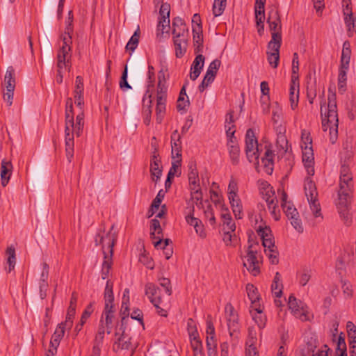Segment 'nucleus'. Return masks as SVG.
<instances>
[{
	"instance_id": "nucleus-1",
	"label": "nucleus",
	"mask_w": 356,
	"mask_h": 356,
	"mask_svg": "<svg viewBox=\"0 0 356 356\" xmlns=\"http://www.w3.org/2000/svg\"><path fill=\"white\" fill-rule=\"evenodd\" d=\"M302 151V163L307 173L305 179L304 190L308 201L312 216L316 220V222H320L323 219L320 203L318 200V192L315 183L312 179L314 175V156L312 147H305Z\"/></svg>"
},
{
	"instance_id": "nucleus-2",
	"label": "nucleus",
	"mask_w": 356,
	"mask_h": 356,
	"mask_svg": "<svg viewBox=\"0 0 356 356\" xmlns=\"http://www.w3.org/2000/svg\"><path fill=\"white\" fill-rule=\"evenodd\" d=\"M84 114L81 111L76 117L74 121L73 102L72 98H67L65 104V153L67 161L70 163L74 156V136L79 137L83 130Z\"/></svg>"
},
{
	"instance_id": "nucleus-3",
	"label": "nucleus",
	"mask_w": 356,
	"mask_h": 356,
	"mask_svg": "<svg viewBox=\"0 0 356 356\" xmlns=\"http://www.w3.org/2000/svg\"><path fill=\"white\" fill-rule=\"evenodd\" d=\"M341 164L339 190L336 204L341 216L346 220V223H348L350 219L348 210L350 202L351 191L353 187V175L350 169V164Z\"/></svg>"
},
{
	"instance_id": "nucleus-4",
	"label": "nucleus",
	"mask_w": 356,
	"mask_h": 356,
	"mask_svg": "<svg viewBox=\"0 0 356 356\" xmlns=\"http://www.w3.org/2000/svg\"><path fill=\"white\" fill-rule=\"evenodd\" d=\"M327 101V108H325L324 113L323 107L325 105V102L323 101L321 103L322 129L325 132L329 131L330 140L334 144L338 138L339 127L336 95L330 94Z\"/></svg>"
},
{
	"instance_id": "nucleus-5",
	"label": "nucleus",
	"mask_w": 356,
	"mask_h": 356,
	"mask_svg": "<svg viewBox=\"0 0 356 356\" xmlns=\"http://www.w3.org/2000/svg\"><path fill=\"white\" fill-rule=\"evenodd\" d=\"M104 298V309L102 318L100 320L98 332L95 336V343H101L104 337L105 332H106L108 334H110L111 332V325L113 322L115 308L113 304V284L109 280L106 282Z\"/></svg>"
},
{
	"instance_id": "nucleus-6",
	"label": "nucleus",
	"mask_w": 356,
	"mask_h": 356,
	"mask_svg": "<svg viewBox=\"0 0 356 356\" xmlns=\"http://www.w3.org/2000/svg\"><path fill=\"white\" fill-rule=\"evenodd\" d=\"M168 86L165 74L162 71L159 72L158 84L156 88V121L161 123L165 113Z\"/></svg>"
},
{
	"instance_id": "nucleus-7",
	"label": "nucleus",
	"mask_w": 356,
	"mask_h": 356,
	"mask_svg": "<svg viewBox=\"0 0 356 356\" xmlns=\"http://www.w3.org/2000/svg\"><path fill=\"white\" fill-rule=\"evenodd\" d=\"M258 248L257 243L250 245L246 250V254L243 259L244 267L254 276L260 273V255Z\"/></svg>"
},
{
	"instance_id": "nucleus-8",
	"label": "nucleus",
	"mask_w": 356,
	"mask_h": 356,
	"mask_svg": "<svg viewBox=\"0 0 356 356\" xmlns=\"http://www.w3.org/2000/svg\"><path fill=\"white\" fill-rule=\"evenodd\" d=\"M278 193L281 194V206L283 211L291 220V224L296 231L302 232L303 227L297 209L291 202L287 201V195L284 191L278 190Z\"/></svg>"
},
{
	"instance_id": "nucleus-9",
	"label": "nucleus",
	"mask_w": 356,
	"mask_h": 356,
	"mask_svg": "<svg viewBox=\"0 0 356 356\" xmlns=\"http://www.w3.org/2000/svg\"><path fill=\"white\" fill-rule=\"evenodd\" d=\"M117 238V234L114 231V225H112L109 231H100L95 238L96 245H101L104 255L112 256L113 252V246Z\"/></svg>"
},
{
	"instance_id": "nucleus-10",
	"label": "nucleus",
	"mask_w": 356,
	"mask_h": 356,
	"mask_svg": "<svg viewBox=\"0 0 356 356\" xmlns=\"http://www.w3.org/2000/svg\"><path fill=\"white\" fill-rule=\"evenodd\" d=\"M245 154L249 162L253 163L257 168L259 165V149L254 131L249 129L245 134Z\"/></svg>"
},
{
	"instance_id": "nucleus-11",
	"label": "nucleus",
	"mask_w": 356,
	"mask_h": 356,
	"mask_svg": "<svg viewBox=\"0 0 356 356\" xmlns=\"http://www.w3.org/2000/svg\"><path fill=\"white\" fill-rule=\"evenodd\" d=\"M71 47H70V38L67 37L64 39V42L62 47L59 49L57 54V72L65 73L69 72L70 70V59L71 57L70 54Z\"/></svg>"
},
{
	"instance_id": "nucleus-12",
	"label": "nucleus",
	"mask_w": 356,
	"mask_h": 356,
	"mask_svg": "<svg viewBox=\"0 0 356 356\" xmlns=\"http://www.w3.org/2000/svg\"><path fill=\"white\" fill-rule=\"evenodd\" d=\"M261 193L268 205L273 218L275 220H278L280 217V213L278 209L277 200L275 196V191L273 190V187L266 184L262 188Z\"/></svg>"
},
{
	"instance_id": "nucleus-13",
	"label": "nucleus",
	"mask_w": 356,
	"mask_h": 356,
	"mask_svg": "<svg viewBox=\"0 0 356 356\" xmlns=\"http://www.w3.org/2000/svg\"><path fill=\"white\" fill-rule=\"evenodd\" d=\"M145 295L156 309V312L161 316H167L166 310L163 309L161 304V290L153 283H147L145 286Z\"/></svg>"
},
{
	"instance_id": "nucleus-14",
	"label": "nucleus",
	"mask_w": 356,
	"mask_h": 356,
	"mask_svg": "<svg viewBox=\"0 0 356 356\" xmlns=\"http://www.w3.org/2000/svg\"><path fill=\"white\" fill-rule=\"evenodd\" d=\"M267 22L269 24L270 31L271 32V40L275 38V42H282L281 35V21L278 10L272 8L268 13Z\"/></svg>"
},
{
	"instance_id": "nucleus-15",
	"label": "nucleus",
	"mask_w": 356,
	"mask_h": 356,
	"mask_svg": "<svg viewBox=\"0 0 356 356\" xmlns=\"http://www.w3.org/2000/svg\"><path fill=\"white\" fill-rule=\"evenodd\" d=\"M289 308L293 316L301 320L306 321L309 320L307 307L302 301L297 300L293 295L289 297Z\"/></svg>"
},
{
	"instance_id": "nucleus-16",
	"label": "nucleus",
	"mask_w": 356,
	"mask_h": 356,
	"mask_svg": "<svg viewBox=\"0 0 356 356\" xmlns=\"http://www.w3.org/2000/svg\"><path fill=\"white\" fill-rule=\"evenodd\" d=\"M150 175L152 180L155 183L160 179L162 175L161 161L156 147H154L151 156Z\"/></svg>"
},
{
	"instance_id": "nucleus-17",
	"label": "nucleus",
	"mask_w": 356,
	"mask_h": 356,
	"mask_svg": "<svg viewBox=\"0 0 356 356\" xmlns=\"http://www.w3.org/2000/svg\"><path fill=\"white\" fill-rule=\"evenodd\" d=\"M280 47L281 42H275V38L270 40L268 44L267 60L269 65L273 68H276L278 66Z\"/></svg>"
},
{
	"instance_id": "nucleus-18",
	"label": "nucleus",
	"mask_w": 356,
	"mask_h": 356,
	"mask_svg": "<svg viewBox=\"0 0 356 356\" xmlns=\"http://www.w3.org/2000/svg\"><path fill=\"white\" fill-rule=\"evenodd\" d=\"M275 129L277 134L276 147L278 153L281 155H283L287 152L289 149L288 140L285 135L286 127L282 124H278L277 126L275 127Z\"/></svg>"
},
{
	"instance_id": "nucleus-19",
	"label": "nucleus",
	"mask_w": 356,
	"mask_h": 356,
	"mask_svg": "<svg viewBox=\"0 0 356 356\" xmlns=\"http://www.w3.org/2000/svg\"><path fill=\"white\" fill-rule=\"evenodd\" d=\"M225 314L229 334L232 336L239 329L238 315L231 304H227L225 306Z\"/></svg>"
},
{
	"instance_id": "nucleus-20",
	"label": "nucleus",
	"mask_w": 356,
	"mask_h": 356,
	"mask_svg": "<svg viewBox=\"0 0 356 356\" xmlns=\"http://www.w3.org/2000/svg\"><path fill=\"white\" fill-rule=\"evenodd\" d=\"M170 6L168 3H162L159 10L158 30L163 33L170 28Z\"/></svg>"
},
{
	"instance_id": "nucleus-21",
	"label": "nucleus",
	"mask_w": 356,
	"mask_h": 356,
	"mask_svg": "<svg viewBox=\"0 0 356 356\" xmlns=\"http://www.w3.org/2000/svg\"><path fill=\"white\" fill-rule=\"evenodd\" d=\"M262 244L264 247L265 252L268 257L270 262L273 264H277L279 261L278 252L277 248L275 245L273 238H265V239L262 241Z\"/></svg>"
},
{
	"instance_id": "nucleus-22",
	"label": "nucleus",
	"mask_w": 356,
	"mask_h": 356,
	"mask_svg": "<svg viewBox=\"0 0 356 356\" xmlns=\"http://www.w3.org/2000/svg\"><path fill=\"white\" fill-rule=\"evenodd\" d=\"M353 155L352 141L348 138L343 143L342 150L340 152L341 163L351 164Z\"/></svg>"
},
{
	"instance_id": "nucleus-23",
	"label": "nucleus",
	"mask_w": 356,
	"mask_h": 356,
	"mask_svg": "<svg viewBox=\"0 0 356 356\" xmlns=\"http://www.w3.org/2000/svg\"><path fill=\"white\" fill-rule=\"evenodd\" d=\"M186 220L188 225L193 227L196 234L202 238L207 236V234L202 221L193 216V211L186 216Z\"/></svg>"
},
{
	"instance_id": "nucleus-24",
	"label": "nucleus",
	"mask_w": 356,
	"mask_h": 356,
	"mask_svg": "<svg viewBox=\"0 0 356 356\" xmlns=\"http://www.w3.org/2000/svg\"><path fill=\"white\" fill-rule=\"evenodd\" d=\"M204 56L202 54L197 55L191 67L190 79L191 80L195 81L197 79L204 67Z\"/></svg>"
},
{
	"instance_id": "nucleus-25",
	"label": "nucleus",
	"mask_w": 356,
	"mask_h": 356,
	"mask_svg": "<svg viewBox=\"0 0 356 356\" xmlns=\"http://www.w3.org/2000/svg\"><path fill=\"white\" fill-rule=\"evenodd\" d=\"M42 270L39 280L40 294L42 299L44 298L47 296V289L48 287L47 279L49 276V266L47 263L44 262L42 264Z\"/></svg>"
},
{
	"instance_id": "nucleus-26",
	"label": "nucleus",
	"mask_w": 356,
	"mask_h": 356,
	"mask_svg": "<svg viewBox=\"0 0 356 356\" xmlns=\"http://www.w3.org/2000/svg\"><path fill=\"white\" fill-rule=\"evenodd\" d=\"M180 136L177 130L173 131L171 135V147H172V159H181V146L180 141Z\"/></svg>"
},
{
	"instance_id": "nucleus-27",
	"label": "nucleus",
	"mask_w": 356,
	"mask_h": 356,
	"mask_svg": "<svg viewBox=\"0 0 356 356\" xmlns=\"http://www.w3.org/2000/svg\"><path fill=\"white\" fill-rule=\"evenodd\" d=\"M172 34L176 37H188V29L182 19L176 17L173 19Z\"/></svg>"
},
{
	"instance_id": "nucleus-28",
	"label": "nucleus",
	"mask_w": 356,
	"mask_h": 356,
	"mask_svg": "<svg viewBox=\"0 0 356 356\" xmlns=\"http://www.w3.org/2000/svg\"><path fill=\"white\" fill-rule=\"evenodd\" d=\"M13 171L12 163L6 159L2 160L1 163V185L5 187L9 182Z\"/></svg>"
},
{
	"instance_id": "nucleus-29",
	"label": "nucleus",
	"mask_w": 356,
	"mask_h": 356,
	"mask_svg": "<svg viewBox=\"0 0 356 356\" xmlns=\"http://www.w3.org/2000/svg\"><path fill=\"white\" fill-rule=\"evenodd\" d=\"M228 200L235 217L241 219L243 218V207L238 194L228 196Z\"/></svg>"
},
{
	"instance_id": "nucleus-30",
	"label": "nucleus",
	"mask_w": 356,
	"mask_h": 356,
	"mask_svg": "<svg viewBox=\"0 0 356 356\" xmlns=\"http://www.w3.org/2000/svg\"><path fill=\"white\" fill-rule=\"evenodd\" d=\"M273 153L272 150L266 147L264 156L261 157V162L264 171L270 175L273 170Z\"/></svg>"
},
{
	"instance_id": "nucleus-31",
	"label": "nucleus",
	"mask_w": 356,
	"mask_h": 356,
	"mask_svg": "<svg viewBox=\"0 0 356 356\" xmlns=\"http://www.w3.org/2000/svg\"><path fill=\"white\" fill-rule=\"evenodd\" d=\"M289 101L291 109L297 108L299 101V83L291 81L289 89Z\"/></svg>"
},
{
	"instance_id": "nucleus-32",
	"label": "nucleus",
	"mask_w": 356,
	"mask_h": 356,
	"mask_svg": "<svg viewBox=\"0 0 356 356\" xmlns=\"http://www.w3.org/2000/svg\"><path fill=\"white\" fill-rule=\"evenodd\" d=\"M66 329H68L67 326L62 323H60L57 326L50 341L51 346L58 347L60 342L64 336L65 331Z\"/></svg>"
},
{
	"instance_id": "nucleus-33",
	"label": "nucleus",
	"mask_w": 356,
	"mask_h": 356,
	"mask_svg": "<svg viewBox=\"0 0 356 356\" xmlns=\"http://www.w3.org/2000/svg\"><path fill=\"white\" fill-rule=\"evenodd\" d=\"M227 147L230 159L233 164L236 165L239 161L240 149L236 140L227 141Z\"/></svg>"
},
{
	"instance_id": "nucleus-34",
	"label": "nucleus",
	"mask_w": 356,
	"mask_h": 356,
	"mask_svg": "<svg viewBox=\"0 0 356 356\" xmlns=\"http://www.w3.org/2000/svg\"><path fill=\"white\" fill-rule=\"evenodd\" d=\"M350 56V44L348 41H345L343 44L340 66H342L344 69H346L347 67H349Z\"/></svg>"
},
{
	"instance_id": "nucleus-35",
	"label": "nucleus",
	"mask_w": 356,
	"mask_h": 356,
	"mask_svg": "<svg viewBox=\"0 0 356 356\" xmlns=\"http://www.w3.org/2000/svg\"><path fill=\"white\" fill-rule=\"evenodd\" d=\"M188 181L190 188L200 186V179L196 165L194 163L189 165Z\"/></svg>"
},
{
	"instance_id": "nucleus-36",
	"label": "nucleus",
	"mask_w": 356,
	"mask_h": 356,
	"mask_svg": "<svg viewBox=\"0 0 356 356\" xmlns=\"http://www.w3.org/2000/svg\"><path fill=\"white\" fill-rule=\"evenodd\" d=\"M282 283L280 274L277 272L271 285L272 293L275 298H281L282 294Z\"/></svg>"
},
{
	"instance_id": "nucleus-37",
	"label": "nucleus",
	"mask_w": 356,
	"mask_h": 356,
	"mask_svg": "<svg viewBox=\"0 0 356 356\" xmlns=\"http://www.w3.org/2000/svg\"><path fill=\"white\" fill-rule=\"evenodd\" d=\"M193 42L195 53L202 51L203 49V38L201 34V27L197 24V28L193 29Z\"/></svg>"
},
{
	"instance_id": "nucleus-38",
	"label": "nucleus",
	"mask_w": 356,
	"mask_h": 356,
	"mask_svg": "<svg viewBox=\"0 0 356 356\" xmlns=\"http://www.w3.org/2000/svg\"><path fill=\"white\" fill-rule=\"evenodd\" d=\"M266 0H256L254 4L255 19L258 24L264 19V8Z\"/></svg>"
},
{
	"instance_id": "nucleus-39",
	"label": "nucleus",
	"mask_w": 356,
	"mask_h": 356,
	"mask_svg": "<svg viewBox=\"0 0 356 356\" xmlns=\"http://www.w3.org/2000/svg\"><path fill=\"white\" fill-rule=\"evenodd\" d=\"M151 97H152V95L148 94V91H147V92L145 95L143 99L144 106H145V104L147 106V108H145V110H144V115H145L144 122L147 125H148L151 121V113H152V111L150 109L151 104H152Z\"/></svg>"
},
{
	"instance_id": "nucleus-40",
	"label": "nucleus",
	"mask_w": 356,
	"mask_h": 356,
	"mask_svg": "<svg viewBox=\"0 0 356 356\" xmlns=\"http://www.w3.org/2000/svg\"><path fill=\"white\" fill-rule=\"evenodd\" d=\"M312 277V270L304 267L297 273V278L300 285L304 286L309 281Z\"/></svg>"
},
{
	"instance_id": "nucleus-41",
	"label": "nucleus",
	"mask_w": 356,
	"mask_h": 356,
	"mask_svg": "<svg viewBox=\"0 0 356 356\" xmlns=\"http://www.w3.org/2000/svg\"><path fill=\"white\" fill-rule=\"evenodd\" d=\"M4 81L6 83V89H15V70L12 66L7 68L4 76Z\"/></svg>"
},
{
	"instance_id": "nucleus-42",
	"label": "nucleus",
	"mask_w": 356,
	"mask_h": 356,
	"mask_svg": "<svg viewBox=\"0 0 356 356\" xmlns=\"http://www.w3.org/2000/svg\"><path fill=\"white\" fill-rule=\"evenodd\" d=\"M190 190L191 199L194 204L199 209L203 208L202 193L200 186L191 188Z\"/></svg>"
},
{
	"instance_id": "nucleus-43",
	"label": "nucleus",
	"mask_w": 356,
	"mask_h": 356,
	"mask_svg": "<svg viewBox=\"0 0 356 356\" xmlns=\"http://www.w3.org/2000/svg\"><path fill=\"white\" fill-rule=\"evenodd\" d=\"M7 263L8 264V269L7 271L10 273L14 268L16 264L15 249L13 246H10L6 250Z\"/></svg>"
},
{
	"instance_id": "nucleus-44",
	"label": "nucleus",
	"mask_w": 356,
	"mask_h": 356,
	"mask_svg": "<svg viewBox=\"0 0 356 356\" xmlns=\"http://www.w3.org/2000/svg\"><path fill=\"white\" fill-rule=\"evenodd\" d=\"M172 166L168 172V179H173L175 176H179L181 174V159H173Z\"/></svg>"
},
{
	"instance_id": "nucleus-45",
	"label": "nucleus",
	"mask_w": 356,
	"mask_h": 356,
	"mask_svg": "<svg viewBox=\"0 0 356 356\" xmlns=\"http://www.w3.org/2000/svg\"><path fill=\"white\" fill-rule=\"evenodd\" d=\"M139 38H140V30L139 28L137 29V30L134 32L133 35L131 37L130 40L127 42L126 45V49L129 50L131 51H134L138 44L139 42Z\"/></svg>"
},
{
	"instance_id": "nucleus-46",
	"label": "nucleus",
	"mask_w": 356,
	"mask_h": 356,
	"mask_svg": "<svg viewBox=\"0 0 356 356\" xmlns=\"http://www.w3.org/2000/svg\"><path fill=\"white\" fill-rule=\"evenodd\" d=\"M227 0H214L213 4V14L218 17L222 14L226 7Z\"/></svg>"
},
{
	"instance_id": "nucleus-47",
	"label": "nucleus",
	"mask_w": 356,
	"mask_h": 356,
	"mask_svg": "<svg viewBox=\"0 0 356 356\" xmlns=\"http://www.w3.org/2000/svg\"><path fill=\"white\" fill-rule=\"evenodd\" d=\"M72 22H73L72 11L70 10L69 13H68V18H67V19L66 20V22H65L66 23V27H65V33H64L63 38V43L64 42V39L65 38H67V37H69L70 38V44L72 43V36H71V34L73 32Z\"/></svg>"
},
{
	"instance_id": "nucleus-48",
	"label": "nucleus",
	"mask_w": 356,
	"mask_h": 356,
	"mask_svg": "<svg viewBox=\"0 0 356 356\" xmlns=\"http://www.w3.org/2000/svg\"><path fill=\"white\" fill-rule=\"evenodd\" d=\"M112 256H108L106 254L104 256V260L102 264V278L103 280H105L108 274H109V270L111 267L112 264Z\"/></svg>"
},
{
	"instance_id": "nucleus-49",
	"label": "nucleus",
	"mask_w": 356,
	"mask_h": 356,
	"mask_svg": "<svg viewBox=\"0 0 356 356\" xmlns=\"http://www.w3.org/2000/svg\"><path fill=\"white\" fill-rule=\"evenodd\" d=\"M305 146L307 147H312V139L310 133L306 129H302L301 131V149H305Z\"/></svg>"
},
{
	"instance_id": "nucleus-50",
	"label": "nucleus",
	"mask_w": 356,
	"mask_h": 356,
	"mask_svg": "<svg viewBox=\"0 0 356 356\" xmlns=\"http://www.w3.org/2000/svg\"><path fill=\"white\" fill-rule=\"evenodd\" d=\"M282 108L277 103H276L275 106L273 107L272 117L273 121L275 124V127L277 126L278 124H282L281 123H280V121L282 119Z\"/></svg>"
},
{
	"instance_id": "nucleus-51",
	"label": "nucleus",
	"mask_w": 356,
	"mask_h": 356,
	"mask_svg": "<svg viewBox=\"0 0 356 356\" xmlns=\"http://www.w3.org/2000/svg\"><path fill=\"white\" fill-rule=\"evenodd\" d=\"M76 307L69 306L65 322L61 323L67 326V328L70 329L72 326L73 318L75 315Z\"/></svg>"
},
{
	"instance_id": "nucleus-52",
	"label": "nucleus",
	"mask_w": 356,
	"mask_h": 356,
	"mask_svg": "<svg viewBox=\"0 0 356 356\" xmlns=\"http://www.w3.org/2000/svg\"><path fill=\"white\" fill-rule=\"evenodd\" d=\"M246 291L250 301L259 300L257 289L253 284H248Z\"/></svg>"
},
{
	"instance_id": "nucleus-53",
	"label": "nucleus",
	"mask_w": 356,
	"mask_h": 356,
	"mask_svg": "<svg viewBox=\"0 0 356 356\" xmlns=\"http://www.w3.org/2000/svg\"><path fill=\"white\" fill-rule=\"evenodd\" d=\"M188 332L191 339H195L198 338V332L197 330L194 321L192 318H189L187 323Z\"/></svg>"
},
{
	"instance_id": "nucleus-54",
	"label": "nucleus",
	"mask_w": 356,
	"mask_h": 356,
	"mask_svg": "<svg viewBox=\"0 0 356 356\" xmlns=\"http://www.w3.org/2000/svg\"><path fill=\"white\" fill-rule=\"evenodd\" d=\"M252 316L259 329H262L265 327L266 319L263 312H259L258 313H252Z\"/></svg>"
},
{
	"instance_id": "nucleus-55",
	"label": "nucleus",
	"mask_w": 356,
	"mask_h": 356,
	"mask_svg": "<svg viewBox=\"0 0 356 356\" xmlns=\"http://www.w3.org/2000/svg\"><path fill=\"white\" fill-rule=\"evenodd\" d=\"M223 224L227 226V230L234 232L236 229L235 223L233 222L231 215L229 213L222 214Z\"/></svg>"
},
{
	"instance_id": "nucleus-56",
	"label": "nucleus",
	"mask_w": 356,
	"mask_h": 356,
	"mask_svg": "<svg viewBox=\"0 0 356 356\" xmlns=\"http://www.w3.org/2000/svg\"><path fill=\"white\" fill-rule=\"evenodd\" d=\"M238 183L236 179L234 177H231L229 180V183L227 187V195H238Z\"/></svg>"
},
{
	"instance_id": "nucleus-57",
	"label": "nucleus",
	"mask_w": 356,
	"mask_h": 356,
	"mask_svg": "<svg viewBox=\"0 0 356 356\" xmlns=\"http://www.w3.org/2000/svg\"><path fill=\"white\" fill-rule=\"evenodd\" d=\"M299 71V60L298 55L297 53L293 54L292 60V81H295L298 79V76H296Z\"/></svg>"
},
{
	"instance_id": "nucleus-58",
	"label": "nucleus",
	"mask_w": 356,
	"mask_h": 356,
	"mask_svg": "<svg viewBox=\"0 0 356 356\" xmlns=\"http://www.w3.org/2000/svg\"><path fill=\"white\" fill-rule=\"evenodd\" d=\"M233 232H234L228 229L226 232L224 233L222 240L227 246L233 245L234 241H236L235 235L232 234Z\"/></svg>"
},
{
	"instance_id": "nucleus-59",
	"label": "nucleus",
	"mask_w": 356,
	"mask_h": 356,
	"mask_svg": "<svg viewBox=\"0 0 356 356\" xmlns=\"http://www.w3.org/2000/svg\"><path fill=\"white\" fill-rule=\"evenodd\" d=\"M220 60L218 59L213 60L209 65L207 72L216 76L217 72L220 66Z\"/></svg>"
},
{
	"instance_id": "nucleus-60",
	"label": "nucleus",
	"mask_w": 356,
	"mask_h": 356,
	"mask_svg": "<svg viewBox=\"0 0 356 356\" xmlns=\"http://www.w3.org/2000/svg\"><path fill=\"white\" fill-rule=\"evenodd\" d=\"M152 243L155 248H158L163 244V231L162 229H159L155 231V237H152Z\"/></svg>"
},
{
	"instance_id": "nucleus-61",
	"label": "nucleus",
	"mask_w": 356,
	"mask_h": 356,
	"mask_svg": "<svg viewBox=\"0 0 356 356\" xmlns=\"http://www.w3.org/2000/svg\"><path fill=\"white\" fill-rule=\"evenodd\" d=\"M257 341V331L254 327H250L248 329V337L245 344L256 345Z\"/></svg>"
},
{
	"instance_id": "nucleus-62",
	"label": "nucleus",
	"mask_w": 356,
	"mask_h": 356,
	"mask_svg": "<svg viewBox=\"0 0 356 356\" xmlns=\"http://www.w3.org/2000/svg\"><path fill=\"white\" fill-rule=\"evenodd\" d=\"M257 231L258 234L261 236V238L262 239V241L264 240L265 238H272L271 230L268 227H262L259 226Z\"/></svg>"
},
{
	"instance_id": "nucleus-63",
	"label": "nucleus",
	"mask_w": 356,
	"mask_h": 356,
	"mask_svg": "<svg viewBox=\"0 0 356 356\" xmlns=\"http://www.w3.org/2000/svg\"><path fill=\"white\" fill-rule=\"evenodd\" d=\"M189 105L188 97H179L177 99V108L179 111L185 110Z\"/></svg>"
},
{
	"instance_id": "nucleus-64",
	"label": "nucleus",
	"mask_w": 356,
	"mask_h": 356,
	"mask_svg": "<svg viewBox=\"0 0 356 356\" xmlns=\"http://www.w3.org/2000/svg\"><path fill=\"white\" fill-rule=\"evenodd\" d=\"M245 356H259L256 345L245 344Z\"/></svg>"
}]
</instances>
